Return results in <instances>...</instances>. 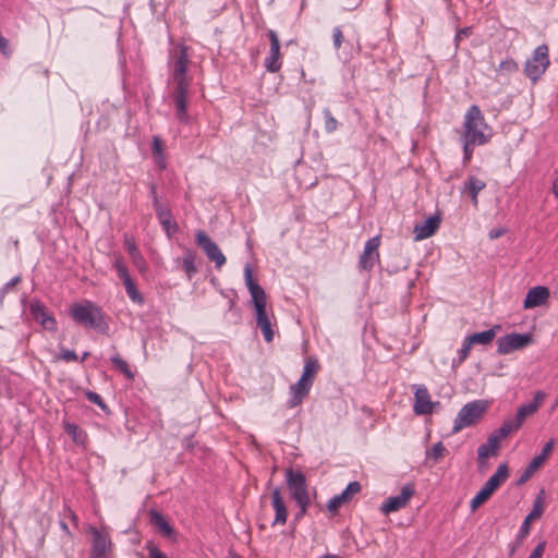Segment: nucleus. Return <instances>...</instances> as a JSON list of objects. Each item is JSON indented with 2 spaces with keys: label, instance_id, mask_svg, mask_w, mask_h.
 I'll return each instance as SVG.
<instances>
[{
  "label": "nucleus",
  "instance_id": "f257e3e1",
  "mask_svg": "<svg viewBox=\"0 0 558 558\" xmlns=\"http://www.w3.org/2000/svg\"><path fill=\"white\" fill-rule=\"evenodd\" d=\"M190 63L187 47L181 45L170 51L168 65L171 77L175 84L173 90V102L175 116L182 123L189 122L187 116V93L191 85V78L186 75Z\"/></svg>",
  "mask_w": 558,
  "mask_h": 558
},
{
  "label": "nucleus",
  "instance_id": "f03ea898",
  "mask_svg": "<svg viewBox=\"0 0 558 558\" xmlns=\"http://www.w3.org/2000/svg\"><path fill=\"white\" fill-rule=\"evenodd\" d=\"M462 137L468 138L469 143H477V145L488 143L492 137V129L476 105H472L464 116Z\"/></svg>",
  "mask_w": 558,
  "mask_h": 558
},
{
  "label": "nucleus",
  "instance_id": "7ed1b4c3",
  "mask_svg": "<svg viewBox=\"0 0 558 558\" xmlns=\"http://www.w3.org/2000/svg\"><path fill=\"white\" fill-rule=\"evenodd\" d=\"M70 316L76 324L94 329H99L104 320L101 308L88 300L72 304Z\"/></svg>",
  "mask_w": 558,
  "mask_h": 558
},
{
  "label": "nucleus",
  "instance_id": "20e7f679",
  "mask_svg": "<svg viewBox=\"0 0 558 558\" xmlns=\"http://www.w3.org/2000/svg\"><path fill=\"white\" fill-rule=\"evenodd\" d=\"M286 480L292 499L300 507L298 517L305 514L311 504L305 475L299 471L288 470Z\"/></svg>",
  "mask_w": 558,
  "mask_h": 558
},
{
  "label": "nucleus",
  "instance_id": "39448f33",
  "mask_svg": "<svg viewBox=\"0 0 558 558\" xmlns=\"http://www.w3.org/2000/svg\"><path fill=\"white\" fill-rule=\"evenodd\" d=\"M488 409V402L485 400H474L461 408L454 420L452 433L457 434L463 428L476 424Z\"/></svg>",
  "mask_w": 558,
  "mask_h": 558
},
{
  "label": "nucleus",
  "instance_id": "423d86ee",
  "mask_svg": "<svg viewBox=\"0 0 558 558\" xmlns=\"http://www.w3.org/2000/svg\"><path fill=\"white\" fill-rule=\"evenodd\" d=\"M509 476L508 465L501 463L498 465L496 472L487 480L478 493L472 498L470 507L475 511L480 506L486 502L493 493L507 481Z\"/></svg>",
  "mask_w": 558,
  "mask_h": 558
},
{
  "label": "nucleus",
  "instance_id": "0eeeda50",
  "mask_svg": "<svg viewBox=\"0 0 558 558\" xmlns=\"http://www.w3.org/2000/svg\"><path fill=\"white\" fill-rule=\"evenodd\" d=\"M549 65L548 47L546 45L538 46L531 59L525 63L524 72L532 81H537Z\"/></svg>",
  "mask_w": 558,
  "mask_h": 558
},
{
  "label": "nucleus",
  "instance_id": "6e6552de",
  "mask_svg": "<svg viewBox=\"0 0 558 558\" xmlns=\"http://www.w3.org/2000/svg\"><path fill=\"white\" fill-rule=\"evenodd\" d=\"M195 242L198 247L205 253L206 257L215 263V267L220 269L226 264V256L219 248L216 242L203 230H197L195 233Z\"/></svg>",
  "mask_w": 558,
  "mask_h": 558
},
{
  "label": "nucleus",
  "instance_id": "1a4fd4ad",
  "mask_svg": "<svg viewBox=\"0 0 558 558\" xmlns=\"http://www.w3.org/2000/svg\"><path fill=\"white\" fill-rule=\"evenodd\" d=\"M533 342L531 333H508L497 341V352L501 355H507L517 350H522Z\"/></svg>",
  "mask_w": 558,
  "mask_h": 558
},
{
  "label": "nucleus",
  "instance_id": "9d476101",
  "mask_svg": "<svg viewBox=\"0 0 558 558\" xmlns=\"http://www.w3.org/2000/svg\"><path fill=\"white\" fill-rule=\"evenodd\" d=\"M415 494V487L412 483L404 484L401 488V492L397 496H391L386 499L385 502L380 506V511L384 514H389L391 512H397L407 507L410 499Z\"/></svg>",
  "mask_w": 558,
  "mask_h": 558
},
{
  "label": "nucleus",
  "instance_id": "9b49d317",
  "mask_svg": "<svg viewBox=\"0 0 558 558\" xmlns=\"http://www.w3.org/2000/svg\"><path fill=\"white\" fill-rule=\"evenodd\" d=\"M113 267L117 271L118 277L122 280L128 296L137 304L144 303V298L137 290L135 282L132 280L126 266L121 258H116Z\"/></svg>",
  "mask_w": 558,
  "mask_h": 558
},
{
  "label": "nucleus",
  "instance_id": "f8f14e48",
  "mask_svg": "<svg viewBox=\"0 0 558 558\" xmlns=\"http://www.w3.org/2000/svg\"><path fill=\"white\" fill-rule=\"evenodd\" d=\"M380 236L376 235L366 241L363 253L359 258V267L363 270H372L379 260Z\"/></svg>",
  "mask_w": 558,
  "mask_h": 558
},
{
  "label": "nucleus",
  "instance_id": "ddd939ff",
  "mask_svg": "<svg viewBox=\"0 0 558 558\" xmlns=\"http://www.w3.org/2000/svg\"><path fill=\"white\" fill-rule=\"evenodd\" d=\"M29 313L32 317L43 326L46 330L56 331L57 320L47 307L40 301H32L29 304Z\"/></svg>",
  "mask_w": 558,
  "mask_h": 558
},
{
  "label": "nucleus",
  "instance_id": "4468645a",
  "mask_svg": "<svg viewBox=\"0 0 558 558\" xmlns=\"http://www.w3.org/2000/svg\"><path fill=\"white\" fill-rule=\"evenodd\" d=\"M544 512V490L533 501L532 511L523 520L519 533L517 535L518 543L520 544L530 534L531 522L539 519Z\"/></svg>",
  "mask_w": 558,
  "mask_h": 558
},
{
  "label": "nucleus",
  "instance_id": "2eb2a0df",
  "mask_svg": "<svg viewBox=\"0 0 558 558\" xmlns=\"http://www.w3.org/2000/svg\"><path fill=\"white\" fill-rule=\"evenodd\" d=\"M545 398H546V393L544 391H542V390L536 391L534 393L533 400L527 404L521 405L518 409L515 416L513 418H511L514 423V426H518L520 428L522 426V424L524 423V421L529 416H532L534 413H536L538 408L544 402Z\"/></svg>",
  "mask_w": 558,
  "mask_h": 558
},
{
  "label": "nucleus",
  "instance_id": "dca6fc26",
  "mask_svg": "<svg viewBox=\"0 0 558 558\" xmlns=\"http://www.w3.org/2000/svg\"><path fill=\"white\" fill-rule=\"evenodd\" d=\"M268 37L270 41L269 54L266 57L264 65L270 73H276L281 68L280 61V40L277 33L272 29L268 31Z\"/></svg>",
  "mask_w": 558,
  "mask_h": 558
},
{
  "label": "nucleus",
  "instance_id": "f3484780",
  "mask_svg": "<svg viewBox=\"0 0 558 558\" xmlns=\"http://www.w3.org/2000/svg\"><path fill=\"white\" fill-rule=\"evenodd\" d=\"M414 413L417 415H426L433 412L435 403L430 400L427 388L423 385L414 387Z\"/></svg>",
  "mask_w": 558,
  "mask_h": 558
},
{
  "label": "nucleus",
  "instance_id": "a211bd4d",
  "mask_svg": "<svg viewBox=\"0 0 558 558\" xmlns=\"http://www.w3.org/2000/svg\"><path fill=\"white\" fill-rule=\"evenodd\" d=\"M361 488H362V486L357 481H353V482L349 483L348 486L345 487V489L341 494L333 496L328 501V504H327L328 511L333 512V513L337 512L343 504L348 502L356 494H359L361 492Z\"/></svg>",
  "mask_w": 558,
  "mask_h": 558
},
{
  "label": "nucleus",
  "instance_id": "6ab92c4d",
  "mask_svg": "<svg viewBox=\"0 0 558 558\" xmlns=\"http://www.w3.org/2000/svg\"><path fill=\"white\" fill-rule=\"evenodd\" d=\"M89 531L93 536L89 558H108L107 550L110 546L108 536L96 527H90Z\"/></svg>",
  "mask_w": 558,
  "mask_h": 558
},
{
  "label": "nucleus",
  "instance_id": "aec40b11",
  "mask_svg": "<svg viewBox=\"0 0 558 558\" xmlns=\"http://www.w3.org/2000/svg\"><path fill=\"white\" fill-rule=\"evenodd\" d=\"M553 448H554V440H549L548 442H546L544 445L542 452L539 454L535 456L531 460L529 465L526 466L524 473L521 475V477L519 480V483H524L534 474V472H536L538 470V468L544 463V461L547 459V457L551 452Z\"/></svg>",
  "mask_w": 558,
  "mask_h": 558
},
{
  "label": "nucleus",
  "instance_id": "412c9836",
  "mask_svg": "<svg viewBox=\"0 0 558 558\" xmlns=\"http://www.w3.org/2000/svg\"><path fill=\"white\" fill-rule=\"evenodd\" d=\"M549 298V290L543 286H536L530 289L525 295L524 308H534L546 303Z\"/></svg>",
  "mask_w": 558,
  "mask_h": 558
},
{
  "label": "nucleus",
  "instance_id": "4be33fe9",
  "mask_svg": "<svg viewBox=\"0 0 558 558\" xmlns=\"http://www.w3.org/2000/svg\"><path fill=\"white\" fill-rule=\"evenodd\" d=\"M440 219L437 216H430L422 223H418L414 227V240L421 241L432 236L437 229L439 228Z\"/></svg>",
  "mask_w": 558,
  "mask_h": 558
},
{
  "label": "nucleus",
  "instance_id": "5701e85b",
  "mask_svg": "<svg viewBox=\"0 0 558 558\" xmlns=\"http://www.w3.org/2000/svg\"><path fill=\"white\" fill-rule=\"evenodd\" d=\"M313 384L300 378L295 384L290 387L291 400L289 402L290 408L299 405L302 400L308 395Z\"/></svg>",
  "mask_w": 558,
  "mask_h": 558
},
{
  "label": "nucleus",
  "instance_id": "b1692460",
  "mask_svg": "<svg viewBox=\"0 0 558 558\" xmlns=\"http://www.w3.org/2000/svg\"><path fill=\"white\" fill-rule=\"evenodd\" d=\"M486 186V183L474 177V175H469L466 181L464 182L463 186H462V194H469L472 198V204L474 207H477V204H478V199H477V196H478V193L484 190Z\"/></svg>",
  "mask_w": 558,
  "mask_h": 558
},
{
  "label": "nucleus",
  "instance_id": "393cba45",
  "mask_svg": "<svg viewBox=\"0 0 558 558\" xmlns=\"http://www.w3.org/2000/svg\"><path fill=\"white\" fill-rule=\"evenodd\" d=\"M271 504L276 512L272 524H284L287 522L288 512L278 488H275L271 493Z\"/></svg>",
  "mask_w": 558,
  "mask_h": 558
},
{
  "label": "nucleus",
  "instance_id": "a878e982",
  "mask_svg": "<svg viewBox=\"0 0 558 558\" xmlns=\"http://www.w3.org/2000/svg\"><path fill=\"white\" fill-rule=\"evenodd\" d=\"M499 447L500 442L490 434L487 441L477 448L478 461L483 462L489 456H496Z\"/></svg>",
  "mask_w": 558,
  "mask_h": 558
},
{
  "label": "nucleus",
  "instance_id": "bb28decb",
  "mask_svg": "<svg viewBox=\"0 0 558 558\" xmlns=\"http://www.w3.org/2000/svg\"><path fill=\"white\" fill-rule=\"evenodd\" d=\"M499 329H500V326L496 325L488 330H484L481 332H474V333L468 336V338L470 339V342L472 343V345H474V344L486 345L494 340V338L496 337L497 330H499Z\"/></svg>",
  "mask_w": 558,
  "mask_h": 558
},
{
  "label": "nucleus",
  "instance_id": "cd10ccee",
  "mask_svg": "<svg viewBox=\"0 0 558 558\" xmlns=\"http://www.w3.org/2000/svg\"><path fill=\"white\" fill-rule=\"evenodd\" d=\"M150 523L156 527L163 536L171 537L174 534V530L167 522L165 517L157 511L150 512Z\"/></svg>",
  "mask_w": 558,
  "mask_h": 558
},
{
  "label": "nucleus",
  "instance_id": "c85d7f7f",
  "mask_svg": "<svg viewBox=\"0 0 558 558\" xmlns=\"http://www.w3.org/2000/svg\"><path fill=\"white\" fill-rule=\"evenodd\" d=\"M195 259H196V253L191 248H186L184 255L180 259V262L182 264V268H183L189 280H191L197 272V268L195 266Z\"/></svg>",
  "mask_w": 558,
  "mask_h": 558
},
{
  "label": "nucleus",
  "instance_id": "c756f323",
  "mask_svg": "<svg viewBox=\"0 0 558 558\" xmlns=\"http://www.w3.org/2000/svg\"><path fill=\"white\" fill-rule=\"evenodd\" d=\"M244 279L252 300L264 296L266 294L264 289L256 281H254L252 270L248 265H246L244 268Z\"/></svg>",
  "mask_w": 558,
  "mask_h": 558
},
{
  "label": "nucleus",
  "instance_id": "7c9ffc66",
  "mask_svg": "<svg viewBox=\"0 0 558 558\" xmlns=\"http://www.w3.org/2000/svg\"><path fill=\"white\" fill-rule=\"evenodd\" d=\"M244 279L252 300L264 296L266 294L264 289L256 281H254L252 270L248 265H246L244 268Z\"/></svg>",
  "mask_w": 558,
  "mask_h": 558
},
{
  "label": "nucleus",
  "instance_id": "2f4dec72",
  "mask_svg": "<svg viewBox=\"0 0 558 558\" xmlns=\"http://www.w3.org/2000/svg\"><path fill=\"white\" fill-rule=\"evenodd\" d=\"M154 208L156 210L157 217L160 220V223L167 231V233H170V229H175L177 225L171 223V214L169 210L165 209L162 205L159 203L158 197H155L154 201Z\"/></svg>",
  "mask_w": 558,
  "mask_h": 558
},
{
  "label": "nucleus",
  "instance_id": "473e14b6",
  "mask_svg": "<svg viewBox=\"0 0 558 558\" xmlns=\"http://www.w3.org/2000/svg\"><path fill=\"white\" fill-rule=\"evenodd\" d=\"M447 453L446 447L441 441L436 442L430 449L426 451V463H430V465L436 464L441 460Z\"/></svg>",
  "mask_w": 558,
  "mask_h": 558
},
{
  "label": "nucleus",
  "instance_id": "72a5a7b5",
  "mask_svg": "<svg viewBox=\"0 0 558 558\" xmlns=\"http://www.w3.org/2000/svg\"><path fill=\"white\" fill-rule=\"evenodd\" d=\"M318 369V361L316 359L308 357L305 360L301 378L313 384Z\"/></svg>",
  "mask_w": 558,
  "mask_h": 558
},
{
  "label": "nucleus",
  "instance_id": "f704fd0d",
  "mask_svg": "<svg viewBox=\"0 0 558 558\" xmlns=\"http://www.w3.org/2000/svg\"><path fill=\"white\" fill-rule=\"evenodd\" d=\"M63 428H64V432L69 436H71V438L74 442L84 444L86 434L83 433L76 424L70 423V422H64Z\"/></svg>",
  "mask_w": 558,
  "mask_h": 558
},
{
  "label": "nucleus",
  "instance_id": "c9c22d12",
  "mask_svg": "<svg viewBox=\"0 0 558 558\" xmlns=\"http://www.w3.org/2000/svg\"><path fill=\"white\" fill-rule=\"evenodd\" d=\"M517 429H519V427L514 426L513 421L511 418H507L504 421L502 425L497 430H495L492 435L496 436V439L500 442L502 439L508 437V435L512 430H517Z\"/></svg>",
  "mask_w": 558,
  "mask_h": 558
},
{
  "label": "nucleus",
  "instance_id": "e433bc0d",
  "mask_svg": "<svg viewBox=\"0 0 558 558\" xmlns=\"http://www.w3.org/2000/svg\"><path fill=\"white\" fill-rule=\"evenodd\" d=\"M111 363L116 367V369L120 371L124 374L129 379L134 377L133 372L131 371L126 361H124L119 354H116L111 357Z\"/></svg>",
  "mask_w": 558,
  "mask_h": 558
},
{
  "label": "nucleus",
  "instance_id": "4c0bfd02",
  "mask_svg": "<svg viewBox=\"0 0 558 558\" xmlns=\"http://www.w3.org/2000/svg\"><path fill=\"white\" fill-rule=\"evenodd\" d=\"M256 320L269 318L266 311V294L264 296L257 298L253 300Z\"/></svg>",
  "mask_w": 558,
  "mask_h": 558
},
{
  "label": "nucleus",
  "instance_id": "58836bf2",
  "mask_svg": "<svg viewBox=\"0 0 558 558\" xmlns=\"http://www.w3.org/2000/svg\"><path fill=\"white\" fill-rule=\"evenodd\" d=\"M471 348H472V343L470 342V339L466 337L463 340L461 349L458 351V359L453 360V362H452L453 367L461 365L466 360V357L470 354Z\"/></svg>",
  "mask_w": 558,
  "mask_h": 558
},
{
  "label": "nucleus",
  "instance_id": "ea45409f",
  "mask_svg": "<svg viewBox=\"0 0 558 558\" xmlns=\"http://www.w3.org/2000/svg\"><path fill=\"white\" fill-rule=\"evenodd\" d=\"M151 151L155 158L162 159L161 169L166 168V159L163 156V143L158 136L153 137Z\"/></svg>",
  "mask_w": 558,
  "mask_h": 558
},
{
  "label": "nucleus",
  "instance_id": "a19ab883",
  "mask_svg": "<svg viewBox=\"0 0 558 558\" xmlns=\"http://www.w3.org/2000/svg\"><path fill=\"white\" fill-rule=\"evenodd\" d=\"M257 326L260 328L266 342H271L274 339V331L271 328L270 318L256 320Z\"/></svg>",
  "mask_w": 558,
  "mask_h": 558
},
{
  "label": "nucleus",
  "instance_id": "79ce46f5",
  "mask_svg": "<svg viewBox=\"0 0 558 558\" xmlns=\"http://www.w3.org/2000/svg\"><path fill=\"white\" fill-rule=\"evenodd\" d=\"M325 120V130L328 133L335 132L338 128V121L332 117L331 111L328 108L323 110Z\"/></svg>",
  "mask_w": 558,
  "mask_h": 558
},
{
  "label": "nucleus",
  "instance_id": "37998d69",
  "mask_svg": "<svg viewBox=\"0 0 558 558\" xmlns=\"http://www.w3.org/2000/svg\"><path fill=\"white\" fill-rule=\"evenodd\" d=\"M463 141V158L464 161H469L473 155L474 146H478L477 143H469L468 138L462 137Z\"/></svg>",
  "mask_w": 558,
  "mask_h": 558
},
{
  "label": "nucleus",
  "instance_id": "c03bdc74",
  "mask_svg": "<svg viewBox=\"0 0 558 558\" xmlns=\"http://www.w3.org/2000/svg\"><path fill=\"white\" fill-rule=\"evenodd\" d=\"M59 359L63 360L65 362H76L78 361V357L76 353L73 350L62 348L59 354Z\"/></svg>",
  "mask_w": 558,
  "mask_h": 558
},
{
  "label": "nucleus",
  "instance_id": "a18cd8bd",
  "mask_svg": "<svg viewBox=\"0 0 558 558\" xmlns=\"http://www.w3.org/2000/svg\"><path fill=\"white\" fill-rule=\"evenodd\" d=\"M124 247H125L126 252L129 253L130 257H133L141 253L136 243L131 238H125Z\"/></svg>",
  "mask_w": 558,
  "mask_h": 558
},
{
  "label": "nucleus",
  "instance_id": "49530a36",
  "mask_svg": "<svg viewBox=\"0 0 558 558\" xmlns=\"http://www.w3.org/2000/svg\"><path fill=\"white\" fill-rule=\"evenodd\" d=\"M134 266L141 271V272H145L147 270V264H146V260L144 258V256L142 255V253L131 257Z\"/></svg>",
  "mask_w": 558,
  "mask_h": 558
},
{
  "label": "nucleus",
  "instance_id": "de8ad7c7",
  "mask_svg": "<svg viewBox=\"0 0 558 558\" xmlns=\"http://www.w3.org/2000/svg\"><path fill=\"white\" fill-rule=\"evenodd\" d=\"M333 47L338 50L343 41V34L340 27H335L332 31Z\"/></svg>",
  "mask_w": 558,
  "mask_h": 558
},
{
  "label": "nucleus",
  "instance_id": "09e8293b",
  "mask_svg": "<svg viewBox=\"0 0 558 558\" xmlns=\"http://www.w3.org/2000/svg\"><path fill=\"white\" fill-rule=\"evenodd\" d=\"M86 398H87L88 401L99 405L101 409L106 408V404H105L102 398L98 393H96L94 391H87L86 392Z\"/></svg>",
  "mask_w": 558,
  "mask_h": 558
},
{
  "label": "nucleus",
  "instance_id": "8fccbe9b",
  "mask_svg": "<svg viewBox=\"0 0 558 558\" xmlns=\"http://www.w3.org/2000/svg\"><path fill=\"white\" fill-rule=\"evenodd\" d=\"M498 69L499 71L513 72L518 69V65L513 60L509 59L501 61Z\"/></svg>",
  "mask_w": 558,
  "mask_h": 558
},
{
  "label": "nucleus",
  "instance_id": "3c124183",
  "mask_svg": "<svg viewBox=\"0 0 558 558\" xmlns=\"http://www.w3.org/2000/svg\"><path fill=\"white\" fill-rule=\"evenodd\" d=\"M545 547H546V542L545 541L539 542L537 544V546L532 550V553L530 554L529 557L530 558H542Z\"/></svg>",
  "mask_w": 558,
  "mask_h": 558
},
{
  "label": "nucleus",
  "instance_id": "603ef678",
  "mask_svg": "<svg viewBox=\"0 0 558 558\" xmlns=\"http://www.w3.org/2000/svg\"><path fill=\"white\" fill-rule=\"evenodd\" d=\"M545 547H546V542L545 541L539 542L537 544V546L532 550V553L530 554L529 557L530 558H542Z\"/></svg>",
  "mask_w": 558,
  "mask_h": 558
},
{
  "label": "nucleus",
  "instance_id": "864d4df0",
  "mask_svg": "<svg viewBox=\"0 0 558 558\" xmlns=\"http://www.w3.org/2000/svg\"><path fill=\"white\" fill-rule=\"evenodd\" d=\"M471 35H472V27H470V26L459 29L454 37L456 45L458 46L462 38L469 37Z\"/></svg>",
  "mask_w": 558,
  "mask_h": 558
},
{
  "label": "nucleus",
  "instance_id": "5fc2aeb1",
  "mask_svg": "<svg viewBox=\"0 0 558 558\" xmlns=\"http://www.w3.org/2000/svg\"><path fill=\"white\" fill-rule=\"evenodd\" d=\"M149 558H167V556L160 551L155 545H147Z\"/></svg>",
  "mask_w": 558,
  "mask_h": 558
},
{
  "label": "nucleus",
  "instance_id": "6e6d98bb",
  "mask_svg": "<svg viewBox=\"0 0 558 558\" xmlns=\"http://www.w3.org/2000/svg\"><path fill=\"white\" fill-rule=\"evenodd\" d=\"M21 281V277L16 276L8 281L3 288L1 289V294L7 293L9 290L13 289Z\"/></svg>",
  "mask_w": 558,
  "mask_h": 558
},
{
  "label": "nucleus",
  "instance_id": "4d7b16f0",
  "mask_svg": "<svg viewBox=\"0 0 558 558\" xmlns=\"http://www.w3.org/2000/svg\"><path fill=\"white\" fill-rule=\"evenodd\" d=\"M505 233H506V229H504V228H495V229H492V230L489 231V234H488V235H489V238H490L492 240H495V239L500 238V236H501V235H504Z\"/></svg>",
  "mask_w": 558,
  "mask_h": 558
},
{
  "label": "nucleus",
  "instance_id": "13d9d810",
  "mask_svg": "<svg viewBox=\"0 0 558 558\" xmlns=\"http://www.w3.org/2000/svg\"><path fill=\"white\" fill-rule=\"evenodd\" d=\"M553 194L558 198V178L553 183Z\"/></svg>",
  "mask_w": 558,
  "mask_h": 558
},
{
  "label": "nucleus",
  "instance_id": "bf43d9fd",
  "mask_svg": "<svg viewBox=\"0 0 558 558\" xmlns=\"http://www.w3.org/2000/svg\"><path fill=\"white\" fill-rule=\"evenodd\" d=\"M150 195H151L153 202H154L155 197H157V191H156V186L154 184L150 185Z\"/></svg>",
  "mask_w": 558,
  "mask_h": 558
},
{
  "label": "nucleus",
  "instance_id": "052dcab7",
  "mask_svg": "<svg viewBox=\"0 0 558 558\" xmlns=\"http://www.w3.org/2000/svg\"><path fill=\"white\" fill-rule=\"evenodd\" d=\"M322 558H340V557H338L337 555H333V554H325L324 556H322Z\"/></svg>",
  "mask_w": 558,
  "mask_h": 558
},
{
  "label": "nucleus",
  "instance_id": "680f3d73",
  "mask_svg": "<svg viewBox=\"0 0 558 558\" xmlns=\"http://www.w3.org/2000/svg\"><path fill=\"white\" fill-rule=\"evenodd\" d=\"M88 355H89V352H84L82 357L80 359V362L83 363L87 359Z\"/></svg>",
  "mask_w": 558,
  "mask_h": 558
},
{
  "label": "nucleus",
  "instance_id": "e2e57ef3",
  "mask_svg": "<svg viewBox=\"0 0 558 558\" xmlns=\"http://www.w3.org/2000/svg\"><path fill=\"white\" fill-rule=\"evenodd\" d=\"M156 162H157V165L161 168L162 159L156 158Z\"/></svg>",
  "mask_w": 558,
  "mask_h": 558
},
{
  "label": "nucleus",
  "instance_id": "0e129e2a",
  "mask_svg": "<svg viewBox=\"0 0 558 558\" xmlns=\"http://www.w3.org/2000/svg\"><path fill=\"white\" fill-rule=\"evenodd\" d=\"M61 525H62V529L68 530V526L65 523H62Z\"/></svg>",
  "mask_w": 558,
  "mask_h": 558
}]
</instances>
